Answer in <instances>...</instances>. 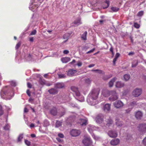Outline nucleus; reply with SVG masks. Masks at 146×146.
Segmentation results:
<instances>
[{
  "label": "nucleus",
  "mask_w": 146,
  "mask_h": 146,
  "mask_svg": "<svg viewBox=\"0 0 146 146\" xmlns=\"http://www.w3.org/2000/svg\"><path fill=\"white\" fill-rule=\"evenodd\" d=\"M100 90L99 88L93 89L91 91L88 95V97L87 99V101L89 103H91L92 105H94V104L92 100H90V99L92 100H95L98 98Z\"/></svg>",
  "instance_id": "nucleus-1"
},
{
  "label": "nucleus",
  "mask_w": 146,
  "mask_h": 146,
  "mask_svg": "<svg viewBox=\"0 0 146 146\" xmlns=\"http://www.w3.org/2000/svg\"><path fill=\"white\" fill-rule=\"evenodd\" d=\"M102 93L105 97H108L110 95H111L109 98V100L111 101H114L118 98L116 91L115 90L109 91L106 89L103 90L102 92Z\"/></svg>",
  "instance_id": "nucleus-2"
},
{
  "label": "nucleus",
  "mask_w": 146,
  "mask_h": 146,
  "mask_svg": "<svg viewBox=\"0 0 146 146\" xmlns=\"http://www.w3.org/2000/svg\"><path fill=\"white\" fill-rule=\"evenodd\" d=\"M3 93L5 95L12 97L13 94V90H11V88L8 89L7 87H5L2 90L1 94Z\"/></svg>",
  "instance_id": "nucleus-3"
},
{
  "label": "nucleus",
  "mask_w": 146,
  "mask_h": 146,
  "mask_svg": "<svg viewBox=\"0 0 146 146\" xmlns=\"http://www.w3.org/2000/svg\"><path fill=\"white\" fill-rule=\"evenodd\" d=\"M92 141L89 137H85L82 140V143L86 146H88L92 143Z\"/></svg>",
  "instance_id": "nucleus-4"
},
{
  "label": "nucleus",
  "mask_w": 146,
  "mask_h": 146,
  "mask_svg": "<svg viewBox=\"0 0 146 146\" xmlns=\"http://www.w3.org/2000/svg\"><path fill=\"white\" fill-rule=\"evenodd\" d=\"M77 71L72 69H69L67 72V75L70 77H72L74 76L78 75L77 73Z\"/></svg>",
  "instance_id": "nucleus-5"
},
{
  "label": "nucleus",
  "mask_w": 146,
  "mask_h": 146,
  "mask_svg": "<svg viewBox=\"0 0 146 146\" xmlns=\"http://www.w3.org/2000/svg\"><path fill=\"white\" fill-rule=\"evenodd\" d=\"M142 90L140 88H136L132 92L133 95L135 97L139 96L141 94Z\"/></svg>",
  "instance_id": "nucleus-6"
},
{
  "label": "nucleus",
  "mask_w": 146,
  "mask_h": 146,
  "mask_svg": "<svg viewBox=\"0 0 146 146\" xmlns=\"http://www.w3.org/2000/svg\"><path fill=\"white\" fill-rule=\"evenodd\" d=\"M139 131L142 133L146 132V124H140L138 127Z\"/></svg>",
  "instance_id": "nucleus-7"
},
{
  "label": "nucleus",
  "mask_w": 146,
  "mask_h": 146,
  "mask_svg": "<svg viewBox=\"0 0 146 146\" xmlns=\"http://www.w3.org/2000/svg\"><path fill=\"white\" fill-rule=\"evenodd\" d=\"M104 116L102 114H100L98 115L96 118V120L97 123H101L103 121Z\"/></svg>",
  "instance_id": "nucleus-8"
},
{
  "label": "nucleus",
  "mask_w": 146,
  "mask_h": 146,
  "mask_svg": "<svg viewBox=\"0 0 146 146\" xmlns=\"http://www.w3.org/2000/svg\"><path fill=\"white\" fill-rule=\"evenodd\" d=\"M80 131L76 129H72L70 131V134L73 137H76L79 135L80 133Z\"/></svg>",
  "instance_id": "nucleus-9"
},
{
  "label": "nucleus",
  "mask_w": 146,
  "mask_h": 146,
  "mask_svg": "<svg viewBox=\"0 0 146 146\" xmlns=\"http://www.w3.org/2000/svg\"><path fill=\"white\" fill-rule=\"evenodd\" d=\"M71 90L74 92L76 95L77 96H80V93L78 90V88L74 86H72L71 87Z\"/></svg>",
  "instance_id": "nucleus-10"
},
{
  "label": "nucleus",
  "mask_w": 146,
  "mask_h": 146,
  "mask_svg": "<svg viewBox=\"0 0 146 146\" xmlns=\"http://www.w3.org/2000/svg\"><path fill=\"white\" fill-rule=\"evenodd\" d=\"M113 104L115 107L117 108H120L123 106V103L120 100L116 101Z\"/></svg>",
  "instance_id": "nucleus-11"
},
{
  "label": "nucleus",
  "mask_w": 146,
  "mask_h": 146,
  "mask_svg": "<svg viewBox=\"0 0 146 146\" xmlns=\"http://www.w3.org/2000/svg\"><path fill=\"white\" fill-rule=\"evenodd\" d=\"M108 135L111 137H116L117 136V133L115 131H109L108 133Z\"/></svg>",
  "instance_id": "nucleus-12"
},
{
  "label": "nucleus",
  "mask_w": 146,
  "mask_h": 146,
  "mask_svg": "<svg viewBox=\"0 0 146 146\" xmlns=\"http://www.w3.org/2000/svg\"><path fill=\"white\" fill-rule=\"evenodd\" d=\"M111 109V104H106L104 106V110L106 112H108L110 111Z\"/></svg>",
  "instance_id": "nucleus-13"
},
{
  "label": "nucleus",
  "mask_w": 146,
  "mask_h": 146,
  "mask_svg": "<svg viewBox=\"0 0 146 146\" xmlns=\"http://www.w3.org/2000/svg\"><path fill=\"white\" fill-rule=\"evenodd\" d=\"M135 116L137 119H140L143 116V113L140 111L137 112L135 115Z\"/></svg>",
  "instance_id": "nucleus-14"
},
{
  "label": "nucleus",
  "mask_w": 146,
  "mask_h": 146,
  "mask_svg": "<svg viewBox=\"0 0 146 146\" xmlns=\"http://www.w3.org/2000/svg\"><path fill=\"white\" fill-rule=\"evenodd\" d=\"M119 140L118 139H115L112 140L110 141V144L112 145H116L119 143Z\"/></svg>",
  "instance_id": "nucleus-15"
},
{
  "label": "nucleus",
  "mask_w": 146,
  "mask_h": 146,
  "mask_svg": "<svg viewBox=\"0 0 146 146\" xmlns=\"http://www.w3.org/2000/svg\"><path fill=\"white\" fill-rule=\"evenodd\" d=\"M81 19L80 17H78L74 21L73 23L77 25H81L82 24Z\"/></svg>",
  "instance_id": "nucleus-16"
},
{
  "label": "nucleus",
  "mask_w": 146,
  "mask_h": 146,
  "mask_svg": "<svg viewBox=\"0 0 146 146\" xmlns=\"http://www.w3.org/2000/svg\"><path fill=\"white\" fill-rule=\"evenodd\" d=\"M105 121L106 122V125L108 127H109L110 125L112 124L113 123V121L110 117L108 119H107Z\"/></svg>",
  "instance_id": "nucleus-17"
},
{
  "label": "nucleus",
  "mask_w": 146,
  "mask_h": 146,
  "mask_svg": "<svg viewBox=\"0 0 146 146\" xmlns=\"http://www.w3.org/2000/svg\"><path fill=\"white\" fill-rule=\"evenodd\" d=\"M80 123L82 126H86L87 124V120L85 119H80Z\"/></svg>",
  "instance_id": "nucleus-18"
},
{
  "label": "nucleus",
  "mask_w": 146,
  "mask_h": 146,
  "mask_svg": "<svg viewBox=\"0 0 146 146\" xmlns=\"http://www.w3.org/2000/svg\"><path fill=\"white\" fill-rule=\"evenodd\" d=\"M51 114L53 115H56L57 114V110L56 108L53 107L50 111Z\"/></svg>",
  "instance_id": "nucleus-19"
},
{
  "label": "nucleus",
  "mask_w": 146,
  "mask_h": 146,
  "mask_svg": "<svg viewBox=\"0 0 146 146\" xmlns=\"http://www.w3.org/2000/svg\"><path fill=\"white\" fill-rule=\"evenodd\" d=\"M110 5V2L108 0L105 1L104 4L102 6V7L103 9L107 8Z\"/></svg>",
  "instance_id": "nucleus-20"
},
{
  "label": "nucleus",
  "mask_w": 146,
  "mask_h": 146,
  "mask_svg": "<svg viewBox=\"0 0 146 146\" xmlns=\"http://www.w3.org/2000/svg\"><path fill=\"white\" fill-rule=\"evenodd\" d=\"M48 92L50 94H54L58 93L57 90L54 88H51L48 90Z\"/></svg>",
  "instance_id": "nucleus-21"
},
{
  "label": "nucleus",
  "mask_w": 146,
  "mask_h": 146,
  "mask_svg": "<svg viewBox=\"0 0 146 146\" xmlns=\"http://www.w3.org/2000/svg\"><path fill=\"white\" fill-rule=\"evenodd\" d=\"M64 85L63 83H59L56 84L55 87L56 88H61L64 87Z\"/></svg>",
  "instance_id": "nucleus-22"
},
{
  "label": "nucleus",
  "mask_w": 146,
  "mask_h": 146,
  "mask_svg": "<svg viewBox=\"0 0 146 146\" xmlns=\"http://www.w3.org/2000/svg\"><path fill=\"white\" fill-rule=\"evenodd\" d=\"M61 60L63 63H66L70 61V58L69 57H66L62 58Z\"/></svg>",
  "instance_id": "nucleus-23"
},
{
  "label": "nucleus",
  "mask_w": 146,
  "mask_h": 146,
  "mask_svg": "<svg viewBox=\"0 0 146 146\" xmlns=\"http://www.w3.org/2000/svg\"><path fill=\"white\" fill-rule=\"evenodd\" d=\"M124 86V84L120 82H117L115 86L116 87L120 88L123 87Z\"/></svg>",
  "instance_id": "nucleus-24"
},
{
  "label": "nucleus",
  "mask_w": 146,
  "mask_h": 146,
  "mask_svg": "<svg viewBox=\"0 0 146 146\" xmlns=\"http://www.w3.org/2000/svg\"><path fill=\"white\" fill-rule=\"evenodd\" d=\"M116 80V78L114 77L110 81L109 83V86L110 87H111L113 86V83Z\"/></svg>",
  "instance_id": "nucleus-25"
},
{
  "label": "nucleus",
  "mask_w": 146,
  "mask_h": 146,
  "mask_svg": "<svg viewBox=\"0 0 146 146\" xmlns=\"http://www.w3.org/2000/svg\"><path fill=\"white\" fill-rule=\"evenodd\" d=\"M115 123L117 126H121L122 125V122L119 119H117L115 120Z\"/></svg>",
  "instance_id": "nucleus-26"
},
{
  "label": "nucleus",
  "mask_w": 146,
  "mask_h": 146,
  "mask_svg": "<svg viewBox=\"0 0 146 146\" xmlns=\"http://www.w3.org/2000/svg\"><path fill=\"white\" fill-rule=\"evenodd\" d=\"M138 63V60H134L132 63L131 67H135L137 65Z\"/></svg>",
  "instance_id": "nucleus-27"
},
{
  "label": "nucleus",
  "mask_w": 146,
  "mask_h": 146,
  "mask_svg": "<svg viewBox=\"0 0 146 146\" xmlns=\"http://www.w3.org/2000/svg\"><path fill=\"white\" fill-rule=\"evenodd\" d=\"M62 122L59 121H57L56 123L55 127H58L62 125Z\"/></svg>",
  "instance_id": "nucleus-28"
},
{
  "label": "nucleus",
  "mask_w": 146,
  "mask_h": 146,
  "mask_svg": "<svg viewBox=\"0 0 146 146\" xmlns=\"http://www.w3.org/2000/svg\"><path fill=\"white\" fill-rule=\"evenodd\" d=\"M87 33V31H85L84 33L82 35L81 38L83 39L84 40H86Z\"/></svg>",
  "instance_id": "nucleus-29"
},
{
  "label": "nucleus",
  "mask_w": 146,
  "mask_h": 146,
  "mask_svg": "<svg viewBox=\"0 0 146 146\" xmlns=\"http://www.w3.org/2000/svg\"><path fill=\"white\" fill-rule=\"evenodd\" d=\"M130 76L129 74H125L123 76V78L124 80L127 81L130 78Z\"/></svg>",
  "instance_id": "nucleus-30"
},
{
  "label": "nucleus",
  "mask_w": 146,
  "mask_h": 146,
  "mask_svg": "<svg viewBox=\"0 0 146 146\" xmlns=\"http://www.w3.org/2000/svg\"><path fill=\"white\" fill-rule=\"evenodd\" d=\"M112 77L111 75L109 76H104L103 77V79L105 80H107Z\"/></svg>",
  "instance_id": "nucleus-31"
},
{
  "label": "nucleus",
  "mask_w": 146,
  "mask_h": 146,
  "mask_svg": "<svg viewBox=\"0 0 146 146\" xmlns=\"http://www.w3.org/2000/svg\"><path fill=\"white\" fill-rule=\"evenodd\" d=\"M39 82L42 85H44L45 84V80L44 79H42L41 78L40 79Z\"/></svg>",
  "instance_id": "nucleus-32"
},
{
  "label": "nucleus",
  "mask_w": 146,
  "mask_h": 146,
  "mask_svg": "<svg viewBox=\"0 0 146 146\" xmlns=\"http://www.w3.org/2000/svg\"><path fill=\"white\" fill-rule=\"evenodd\" d=\"M111 9L113 12H115L118 11L119 10V9L117 7H111Z\"/></svg>",
  "instance_id": "nucleus-33"
},
{
  "label": "nucleus",
  "mask_w": 146,
  "mask_h": 146,
  "mask_svg": "<svg viewBox=\"0 0 146 146\" xmlns=\"http://www.w3.org/2000/svg\"><path fill=\"white\" fill-rule=\"evenodd\" d=\"M93 127L92 126H89L88 128V129L89 132L91 134L92 132L93 129H92Z\"/></svg>",
  "instance_id": "nucleus-34"
},
{
  "label": "nucleus",
  "mask_w": 146,
  "mask_h": 146,
  "mask_svg": "<svg viewBox=\"0 0 146 146\" xmlns=\"http://www.w3.org/2000/svg\"><path fill=\"white\" fill-rule=\"evenodd\" d=\"M58 77L60 78H64L66 77V76L63 74H60L58 75Z\"/></svg>",
  "instance_id": "nucleus-35"
},
{
  "label": "nucleus",
  "mask_w": 146,
  "mask_h": 146,
  "mask_svg": "<svg viewBox=\"0 0 146 146\" xmlns=\"http://www.w3.org/2000/svg\"><path fill=\"white\" fill-rule=\"evenodd\" d=\"M23 138V135L21 134L19 135L18 137L17 141H20Z\"/></svg>",
  "instance_id": "nucleus-36"
},
{
  "label": "nucleus",
  "mask_w": 146,
  "mask_h": 146,
  "mask_svg": "<svg viewBox=\"0 0 146 146\" xmlns=\"http://www.w3.org/2000/svg\"><path fill=\"white\" fill-rule=\"evenodd\" d=\"M144 12L143 11H139L137 14V16L141 17L142 16Z\"/></svg>",
  "instance_id": "nucleus-37"
},
{
  "label": "nucleus",
  "mask_w": 146,
  "mask_h": 146,
  "mask_svg": "<svg viewBox=\"0 0 146 146\" xmlns=\"http://www.w3.org/2000/svg\"><path fill=\"white\" fill-rule=\"evenodd\" d=\"M21 45V43L20 42H19L17 43V44H16L15 48L16 49H18L20 47Z\"/></svg>",
  "instance_id": "nucleus-38"
},
{
  "label": "nucleus",
  "mask_w": 146,
  "mask_h": 146,
  "mask_svg": "<svg viewBox=\"0 0 146 146\" xmlns=\"http://www.w3.org/2000/svg\"><path fill=\"white\" fill-rule=\"evenodd\" d=\"M10 128V126L8 124L6 125L4 127V129L5 130H9Z\"/></svg>",
  "instance_id": "nucleus-39"
},
{
  "label": "nucleus",
  "mask_w": 146,
  "mask_h": 146,
  "mask_svg": "<svg viewBox=\"0 0 146 146\" xmlns=\"http://www.w3.org/2000/svg\"><path fill=\"white\" fill-rule=\"evenodd\" d=\"M140 26V25L138 24L137 23H134V27H135L137 29H138L139 28Z\"/></svg>",
  "instance_id": "nucleus-40"
},
{
  "label": "nucleus",
  "mask_w": 146,
  "mask_h": 146,
  "mask_svg": "<svg viewBox=\"0 0 146 146\" xmlns=\"http://www.w3.org/2000/svg\"><path fill=\"white\" fill-rule=\"evenodd\" d=\"M92 71H98V73L101 74H104V72L102 70H100L99 69H96L95 70H92Z\"/></svg>",
  "instance_id": "nucleus-41"
},
{
  "label": "nucleus",
  "mask_w": 146,
  "mask_h": 146,
  "mask_svg": "<svg viewBox=\"0 0 146 146\" xmlns=\"http://www.w3.org/2000/svg\"><path fill=\"white\" fill-rule=\"evenodd\" d=\"M3 113V111L2 110V107L0 105V115H2Z\"/></svg>",
  "instance_id": "nucleus-42"
},
{
  "label": "nucleus",
  "mask_w": 146,
  "mask_h": 146,
  "mask_svg": "<svg viewBox=\"0 0 146 146\" xmlns=\"http://www.w3.org/2000/svg\"><path fill=\"white\" fill-rule=\"evenodd\" d=\"M85 82L88 84H90L91 82V80L89 78H87L85 80Z\"/></svg>",
  "instance_id": "nucleus-43"
},
{
  "label": "nucleus",
  "mask_w": 146,
  "mask_h": 146,
  "mask_svg": "<svg viewBox=\"0 0 146 146\" xmlns=\"http://www.w3.org/2000/svg\"><path fill=\"white\" fill-rule=\"evenodd\" d=\"M25 143L26 145L28 146H29L31 144L30 142L27 140H25Z\"/></svg>",
  "instance_id": "nucleus-44"
},
{
  "label": "nucleus",
  "mask_w": 146,
  "mask_h": 146,
  "mask_svg": "<svg viewBox=\"0 0 146 146\" xmlns=\"http://www.w3.org/2000/svg\"><path fill=\"white\" fill-rule=\"evenodd\" d=\"M36 30H34L31 32V33L30 34V35H35L36 34Z\"/></svg>",
  "instance_id": "nucleus-45"
},
{
  "label": "nucleus",
  "mask_w": 146,
  "mask_h": 146,
  "mask_svg": "<svg viewBox=\"0 0 146 146\" xmlns=\"http://www.w3.org/2000/svg\"><path fill=\"white\" fill-rule=\"evenodd\" d=\"M95 50V48H93L92 49V50H90L87 52H86V53L89 54L90 53H91L93 52L94 51V50Z\"/></svg>",
  "instance_id": "nucleus-46"
},
{
  "label": "nucleus",
  "mask_w": 146,
  "mask_h": 146,
  "mask_svg": "<svg viewBox=\"0 0 146 146\" xmlns=\"http://www.w3.org/2000/svg\"><path fill=\"white\" fill-rule=\"evenodd\" d=\"M110 52L112 53V54L113 56L114 55V53L113 52V49L112 47H111L110 49Z\"/></svg>",
  "instance_id": "nucleus-47"
},
{
  "label": "nucleus",
  "mask_w": 146,
  "mask_h": 146,
  "mask_svg": "<svg viewBox=\"0 0 146 146\" xmlns=\"http://www.w3.org/2000/svg\"><path fill=\"white\" fill-rule=\"evenodd\" d=\"M27 86L28 88H32V85L31 83L29 82H28L27 83Z\"/></svg>",
  "instance_id": "nucleus-48"
},
{
  "label": "nucleus",
  "mask_w": 146,
  "mask_h": 146,
  "mask_svg": "<svg viewBox=\"0 0 146 146\" xmlns=\"http://www.w3.org/2000/svg\"><path fill=\"white\" fill-rule=\"evenodd\" d=\"M143 143L144 145L146 146V137L143 140Z\"/></svg>",
  "instance_id": "nucleus-49"
},
{
  "label": "nucleus",
  "mask_w": 146,
  "mask_h": 146,
  "mask_svg": "<svg viewBox=\"0 0 146 146\" xmlns=\"http://www.w3.org/2000/svg\"><path fill=\"white\" fill-rule=\"evenodd\" d=\"M58 136L59 137L61 138H63L64 137V135L62 133H59L58 134Z\"/></svg>",
  "instance_id": "nucleus-50"
},
{
  "label": "nucleus",
  "mask_w": 146,
  "mask_h": 146,
  "mask_svg": "<svg viewBox=\"0 0 146 146\" xmlns=\"http://www.w3.org/2000/svg\"><path fill=\"white\" fill-rule=\"evenodd\" d=\"M26 92L27 94L29 96H31L30 92L29 90L28 89L27 90Z\"/></svg>",
  "instance_id": "nucleus-51"
},
{
  "label": "nucleus",
  "mask_w": 146,
  "mask_h": 146,
  "mask_svg": "<svg viewBox=\"0 0 146 146\" xmlns=\"http://www.w3.org/2000/svg\"><path fill=\"white\" fill-rule=\"evenodd\" d=\"M63 53L65 54H67L69 52V51L68 50H65L63 52Z\"/></svg>",
  "instance_id": "nucleus-52"
},
{
  "label": "nucleus",
  "mask_w": 146,
  "mask_h": 146,
  "mask_svg": "<svg viewBox=\"0 0 146 146\" xmlns=\"http://www.w3.org/2000/svg\"><path fill=\"white\" fill-rule=\"evenodd\" d=\"M82 65V63L80 62H78L77 64V65L78 66H81Z\"/></svg>",
  "instance_id": "nucleus-53"
},
{
  "label": "nucleus",
  "mask_w": 146,
  "mask_h": 146,
  "mask_svg": "<svg viewBox=\"0 0 146 146\" xmlns=\"http://www.w3.org/2000/svg\"><path fill=\"white\" fill-rule=\"evenodd\" d=\"M117 58H115H115L113 59V63L114 64H115V62H116V60H117Z\"/></svg>",
  "instance_id": "nucleus-54"
},
{
  "label": "nucleus",
  "mask_w": 146,
  "mask_h": 146,
  "mask_svg": "<svg viewBox=\"0 0 146 146\" xmlns=\"http://www.w3.org/2000/svg\"><path fill=\"white\" fill-rule=\"evenodd\" d=\"M120 54L119 53H117L115 55V57L117 58L119 56Z\"/></svg>",
  "instance_id": "nucleus-55"
},
{
  "label": "nucleus",
  "mask_w": 146,
  "mask_h": 146,
  "mask_svg": "<svg viewBox=\"0 0 146 146\" xmlns=\"http://www.w3.org/2000/svg\"><path fill=\"white\" fill-rule=\"evenodd\" d=\"M11 84L12 86H15L16 85L15 83L14 82H12Z\"/></svg>",
  "instance_id": "nucleus-56"
},
{
  "label": "nucleus",
  "mask_w": 146,
  "mask_h": 146,
  "mask_svg": "<svg viewBox=\"0 0 146 146\" xmlns=\"http://www.w3.org/2000/svg\"><path fill=\"white\" fill-rule=\"evenodd\" d=\"M65 112L64 111H63L62 112H61L60 113V117H61L63 115H64L65 114Z\"/></svg>",
  "instance_id": "nucleus-57"
},
{
  "label": "nucleus",
  "mask_w": 146,
  "mask_h": 146,
  "mask_svg": "<svg viewBox=\"0 0 146 146\" xmlns=\"http://www.w3.org/2000/svg\"><path fill=\"white\" fill-rule=\"evenodd\" d=\"M94 66H95L94 64H91L89 65L88 66V67L89 68H91V67H94Z\"/></svg>",
  "instance_id": "nucleus-58"
},
{
  "label": "nucleus",
  "mask_w": 146,
  "mask_h": 146,
  "mask_svg": "<svg viewBox=\"0 0 146 146\" xmlns=\"http://www.w3.org/2000/svg\"><path fill=\"white\" fill-rule=\"evenodd\" d=\"M33 37H31L29 38V41L31 42H33Z\"/></svg>",
  "instance_id": "nucleus-59"
},
{
  "label": "nucleus",
  "mask_w": 146,
  "mask_h": 146,
  "mask_svg": "<svg viewBox=\"0 0 146 146\" xmlns=\"http://www.w3.org/2000/svg\"><path fill=\"white\" fill-rule=\"evenodd\" d=\"M28 111V110L27 108H24V112H27Z\"/></svg>",
  "instance_id": "nucleus-60"
},
{
  "label": "nucleus",
  "mask_w": 146,
  "mask_h": 146,
  "mask_svg": "<svg viewBox=\"0 0 146 146\" xmlns=\"http://www.w3.org/2000/svg\"><path fill=\"white\" fill-rule=\"evenodd\" d=\"M31 137H32L33 138H34L36 137V135L35 134H31Z\"/></svg>",
  "instance_id": "nucleus-61"
},
{
  "label": "nucleus",
  "mask_w": 146,
  "mask_h": 146,
  "mask_svg": "<svg viewBox=\"0 0 146 146\" xmlns=\"http://www.w3.org/2000/svg\"><path fill=\"white\" fill-rule=\"evenodd\" d=\"M56 139L59 142H62L61 139H60L59 138H56Z\"/></svg>",
  "instance_id": "nucleus-62"
},
{
  "label": "nucleus",
  "mask_w": 146,
  "mask_h": 146,
  "mask_svg": "<svg viewBox=\"0 0 146 146\" xmlns=\"http://www.w3.org/2000/svg\"><path fill=\"white\" fill-rule=\"evenodd\" d=\"M75 62H76L75 60L74 59L72 60V62H70V63L71 64H72Z\"/></svg>",
  "instance_id": "nucleus-63"
},
{
  "label": "nucleus",
  "mask_w": 146,
  "mask_h": 146,
  "mask_svg": "<svg viewBox=\"0 0 146 146\" xmlns=\"http://www.w3.org/2000/svg\"><path fill=\"white\" fill-rule=\"evenodd\" d=\"M34 124L33 123H32L30 125V127H34Z\"/></svg>",
  "instance_id": "nucleus-64"
}]
</instances>
